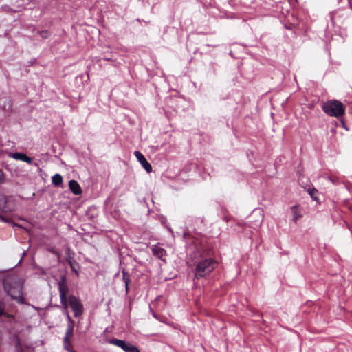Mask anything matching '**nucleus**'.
<instances>
[{
  "instance_id": "f257e3e1",
  "label": "nucleus",
  "mask_w": 352,
  "mask_h": 352,
  "mask_svg": "<svg viewBox=\"0 0 352 352\" xmlns=\"http://www.w3.org/2000/svg\"><path fill=\"white\" fill-rule=\"evenodd\" d=\"M192 265L195 267L194 279H200L208 276L218 265L217 261L209 256V251L203 252L197 251L195 253L192 259Z\"/></svg>"
},
{
  "instance_id": "f03ea898",
  "label": "nucleus",
  "mask_w": 352,
  "mask_h": 352,
  "mask_svg": "<svg viewBox=\"0 0 352 352\" xmlns=\"http://www.w3.org/2000/svg\"><path fill=\"white\" fill-rule=\"evenodd\" d=\"M3 288L10 297L20 303H24L23 283L20 279L9 278L3 282Z\"/></svg>"
},
{
  "instance_id": "7ed1b4c3",
  "label": "nucleus",
  "mask_w": 352,
  "mask_h": 352,
  "mask_svg": "<svg viewBox=\"0 0 352 352\" xmlns=\"http://www.w3.org/2000/svg\"><path fill=\"white\" fill-rule=\"evenodd\" d=\"M323 111L329 116L340 118L345 113L344 105L338 100H329L322 105Z\"/></svg>"
},
{
  "instance_id": "20e7f679",
  "label": "nucleus",
  "mask_w": 352,
  "mask_h": 352,
  "mask_svg": "<svg viewBox=\"0 0 352 352\" xmlns=\"http://www.w3.org/2000/svg\"><path fill=\"white\" fill-rule=\"evenodd\" d=\"M58 292L60 295V300L61 305L65 309L67 308V294L69 292V287L67 285V277L63 275L58 280Z\"/></svg>"
},
{
  "instance_id": "39448f33",
  "label": "nucleus",
  "mask_w": 352,
  "mask_h": 352,
  "mask_svg": "<svg viewBox=\"0 0 352 352\" xmlns=\"http://www.w3.org/2000/svg\"><path fill=\"white\" fill-rule=\"evenodd\" d=\"M69 305L74 312V316L78 318L83 314V304L80 300L74 295H69L67 298V307Z\"/></svg>"
},
{
  "instance_id": "423d86ee",
  "label": "nucleus",
  "mask_w": 352,
  "mask_h": 352,
  "mask_svg": "<svg viewBox=\"0 0 352 352\" xmlns=\"http://www.w3.org/2000/svg\"><path fill=\"white\" fill-rule=\"evenodd\" d=\"M109 343L120 347L125 352H140L137 346L123 340L112 338L109 340Z\"/></svg>"
},
{
  "instance_id": "0eeeda50",
  "label": "nucleus",
  "mask_w": 352,
  "mask_h": 352,
  "mask_svg": "<svg viewBox=\"0 0 352 352\" xmlns=\"http://www.w3.org/2000/svg\"><path fill=\"white\" fill-rule=\"evenodd\" d=\"M134 155L138 162L141 164L142 166L145 169V170L148 173H151L152 171V166L147 161L144 155L138 151H135Z\"/></svg>"
},
{
  "instance_id": "6e6552de",
  "label": "nucleus",
  "mask_w": 352,
  "mask_h": 352,
  "mask_svg": "<svg viewBox=\"0 0 352 352\" xmlns=\"http://www.w3.org/2000/svg\"><path fill=\"white\" fill-rule=\"evenodd\" d=\"M151 250L155 256L164 262L166 261V251L160 244L153 245L151 247Z\"/></svg>"
},
{
  "instance_id": "1a4fd4ad",
  "label": "nucleus",
  "mask_w": 352,
  "mask_h": 352,
  "mask_svg": "<svg viewBox=\"0 0 352 352\" xmlns=\"http://www.w3.org/2000/svg\"><path fill=\"white\" fill-rule=\"evenodd\" d=\"M12 211L13 208L10 206L8 197L6 195H0V212L10 213Z\"/></svg>"
},
{
  "instance_id": "9d476101",
  "label": "nucleus",
  "mask_w": 352,
  "mask_h": 352,
  "mask_svg": "<svg viewBox=\"0 0 352 352\" xmlns=\"http://www.w3.org/2000/svg\"><path fill=\"white\" fill-rule=\"evenodd\" d=\"M8 156L12 157L13 159H14L16 160H21V161L25 162L29 164H32L33 162L32 158L28 156L26 154H25L23 153H19V152L10 153L8 154Z\"/></svg>"
},
{
  "instance_id": "9b49d317",
  "label": "nucleus",
  "mask_w": 352,
  "mask_h": 352,
  "mask_svg": "<svg viewBox=\"0 0 352 352\" xmlns=\"http://www.w3.org/2000/svg\"><path fill=\"white\" fill-rule=\"evenodd\" d=\"M69 187L72 193L76 195H78L82 192L79 184L74 179H72L69 182Z\"/></svg>"
},
{
  "instance_id": "f8f14e48",
  "label": "nucleus",
  "mask_w": 352,
  "mask_h": 352,
  "mask_svg": "<svg viewBox=\"0 0 352 352\" xmlns=\"http://www.w3.org/2000/svg\"><path fill=\"white\" fill-rule=\"evenodd\" d=\"M291 209L293 215L292 220L296 223L302 216L301 214V211L299 208V205H295L292 206Z\"/></svg>"
},
{
  "instance_id": "ddd939ff",
  "label": "nucleus",
  "mask_w": 352,
  "mask_h": 352,
  "mask_svg": "<svg viewBox=\"0 0 352 352\" xmlns=\"http://www.w3.org/2000/svg\"><path fill=\"white\" fill-rule=\"evenodd\" d=\"M122 280L124 283L125 291H126V293L127 294L129 291V283H130V275L125 270H122Z\"/></svg>"
},
{
  "instance_id": "4468645a",
  "label": "nucleus",
  "mask_w": 352,
  "mask_h": 352,
  "mask_svg": "<svg viewBox=\"0 0 352 352\" xmlns=\"http://www.w3.org/2000/svg\"><path fill=\"white\" fill-rule=\"evenodd\" d=\"M65 253L66 256V261L67 263H71V261H72L73 260L75 259V253L72 250L70 247L67 246L65 248Z\"/></svg>"
},
{
  "instance_id": "2eb2a0df",
  "label": "nucleus",
  "mask_w": 352,
  "mask_h": 352,
  "mask_svg": "<svg viewBox=\"0 0 352 352\" xmlns=\"http://www.w3.org/2000/svg\"><path fill=\"white\" fill-rule=\"evenodd\" d=\"M52 184L56 186H58L63 183V177L60 174L58 173L52 177Z\"/></svg>"
},
{
  "instance_id": "dca6fc26",
  "label": "nucleus",
  "mask_w": 352,
  "mask_h": 352,
  "mask_svg": "<svg viewBox=\"0 0 352 352\" xmlns=\"http://www.w3.org/2000/svg\"><path fill=\"white\" fill-rule=\"evenodd\" d=\"M63 346L64 349L68 352L74 351V349H72V344L69 340V338H63Z\"/></svg>"
},
{
  "instance_id": "f3484780",
  "label": "nucleus",
  "mask_w": 352,
  "mask_h": 352,
  "mask_svg": "<svg viewBox=\"0 0 352 352\" xmlns=\"http://www.w3.org/2000/svg\"><path fill=\"white\" fill-rule=\"evenodd\" d=\"M74 324H67V328L65 334L64 338H69L73 334Z\"/></svg>"
},
{
  "instance_id": "a211bd4d",
  "label": "nucleus",
  "mask_w": 352,
  "mask_h": 352,
  "mask_svg": "<svg viewBox=\"0 0 352 352\" xmlns=\"http://www.w3.org/2000/svg\"><path fill=\"white\" fill-rule=\"evenodd\" d=\"M37 33L41 36V37L43 39H46L49 38L51 35V32L47 30H39Z\"/></svg>"
},
{
  "instance_id": "6ab92c4d",
  "label": "nucleus",
  "mask_w": 352,
  "mask_h": 352,
  "mask_svg": "<svg viewBox=\"0 0 352 352\" xmlns=\"http://www.w3.org/2000/svg\"><path fill=\"white\" fill-rule=\"evenodd\" d=\"M68 263L70 265V267H71L72 270L78 276V271L76 268V266L78 267V263L76 261L75 259L73 260L72 261H71V263Z\"/></svg>"
},
{
  "instance_id": "aec40b11",
  "label": "nucleus",
  "mask_w": 352,
  "mask_h": 352,
  "mask_svg": "<svg viewBox=\"0 0 352 352\" xmlns=\"http://www.w3.org/2000/svg\"><path fill=\"white\" fill-rule=\"evenodd\" d=\"M309 193L311 198L314 200L317 199L316 195L318 194V190L315 188L309 189Z\"/></svg>"
},
{
  "instance_id": "412c9836",
  "label": "nucleus",
  "mask_w": 352,
  "mask_h": 352,
  "mask_svg": "<svg viewBox=\"0 0 352 352\" xmlns=\"http://www.w3.org/2000/svg\"><path fill=\"white\" fill-rule=\"evenodd\" d=\"M15 346H16V348L18 351L23 352V349H22L21 342L17 336L16 337Z\"/></svg>"
},
{
  "instance_id": "4be33fe9",
  "label": "nucleus",
  "mask_w": 352,
  "mask_h": 352,
  "mask_svg": "<svg viewBox=\"0 0 352 352\" xmlns=\"http://www.w3.org/2000/svg\"><path fill=\"white\" fill-rule=\"evenodd\" d=\"M0 221L6 223H10L12 219L8 217L0 214Z\"/></svg>"
},
{
  "instance_id": "5701e85b",
  "label": "nucleus",
  "mask_w": 352,
  "mask_h": 352,
  "mask_svg": "<svg viewBox=\"0 0 352 352\" xmlns=\"http://www.w3.org/2000/svg\"><path fill=\"white\" fill-rule=\"evenodd\" d=\"M5 182V176L3 172L0 169V184H2Z\"/></svg>"
},
{
  "instance_id": "b1692460",
  "label": "nucleus",
  "mask_w": 352,
  "mask_h": 352,
  "mask_svg": "<svg viewBox=\"0 0 352 352\" xmlns=\"http://www.w3.org/2000/svg\"><path fill=\"white\" fill-rule=\"evenodd\" d=\"M67 319L68 321V324H74V321L72 320V318H71L68 313L67 314Z\"/></svg>"
},
{
  "instance_id": "393cba45",
  "label": "nucleus",
  "mask_w": 352,
  "mask_h": 352,
  "mask_svg": "<svg viewBox=\"0 0 352 352\" xmlns=\"http://www.w3.org/2000/svg\"><path fill=\"white\" fill-rule=\"evenodd\" d=\"M51 252H52L53 254H56L58 256V258H60V253L58 252L57 251L52 250Z\"/></svg>"
},
{
  "instance_id": "a878e982",
  "label": "nucleus",
  "mask_w": 352,
  "mask_h": 352,
  "mask_svg": "<svg viewBox=\"0 0 352 352\" xmlns=\"http://www.w3.org/2000/svg\"><path fill=\"white\" fill-rule=\"evenodd\" d=\"M39 270H40V274H42V275H45L46 274V271L43 268H39Z\"/></svg>"
},
{
  "instance_id": "bb28decb",
  "label": "nucleus",
  "mask_w": 352,
  "mask_h": 352,
  "mask_svg": "<svg viewBox=\"0 0 352 352\" xmlns=\"http://www.w3.org/2000/svg\"><path fill=\"white\" fill-rule=\"evenodd\" d=\"M276 3H282L283 1H285L286 0H273Z\"/></svg>"
},
{
  "instance_id": "cd10ccee",
  "label": "nucleus",
  "mask_w": 352,
  "mask_h": 352,
  "mask_svg": "<svg viewBox=\"0 0 352 352\" xmlns=\"http://www.w3.org/2000/svg\"><path fill=\"white\" fill-rule=\"evenodd\" d=\"M285 27L286 29L292 30V28H293V25H285Z\"/></svg>"
},
{
  "instance_id": "c85d7f7f",
  "label": "nucleus",
  "mask_w": 352,
  "mask_h": 352,
  "mask_svg": "<svg viewBox=\"0 0 352 352\" xmlns=\"http://www.w3.org/2000/svg\"><path fill=\"white\" fill-rule=\"evenodd\" d=\"M104 60H108V61H111L112 60V59L110 58H105Z\"/></svg>"
},
{
  "instance_id": "c756f323",
  "label": "nucleus",
  "mask_w": 352,
  "mask_h": 352,
  "mask_svg": "<svg viewBox=\"0 0 352 352\" xmlns=\"http://www.w3.org/2000/svg\"><path fill=\"white\" fill-rule=\"evenodd\" d=\"M328 179H329V180H330L331 182H333V183L334 182H333V179L331 177H328Z\"/></svg>"
}]
</instances>
